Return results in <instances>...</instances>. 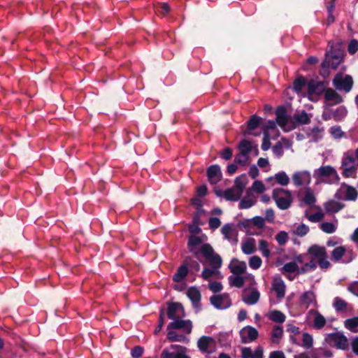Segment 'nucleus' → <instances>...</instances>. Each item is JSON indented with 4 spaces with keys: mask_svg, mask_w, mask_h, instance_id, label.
I'll list each match as a JSON object with an SVG mask.
<instances>
[{
    "mask_svg": "<svg viewBox=\"0 0 358 358\" xmlns=\"http://www.w3.org/2000/svg\"><path fill=\"white\" fill-rule=\"evenodd\" d=\"M283 336V329L279 325H275L273 327L271 334V341L273 343L278 344L280 342Z\"/></svg>",
    "mask_w": 358,
    "mask_h": 358,
    "instance_id": "nucleus-31",
    "label": "nucleus"
},
{
    "mask_svg": "<svg viewBox=\"0 0 358 358\" xmlns=\"http://www.w3.org/2000/svg\"><path fill=\"white\" fill-rule=\"evenodd\" d=\"M234 229L233 228V224H225L221 229V232L224 236V238L229 241L231 239V236L234 232Z\"/></svg>",
    "mask_w": 358,
    "mask_h": 358,
    "instance_id": "nucleus-41",
    "label": "nucleus"
},
{
    "mask_svg": "<svg viewBox=\"0 0 358 358\" xmlns=\"http://www.w3.org/2000/svg\"><path fill=\"white\" fill-rule=\"evenodd\" d=\"M202 239L197 236H190L187 241V248L190 252L197 257L199 254L198 248L201 245Z\"/></svg>",
    "mask_w": 358,
    "mask_h": 358,
    "instance_id": "nucleus-27",
    "label": "nucleus"
},
{
    "mask_svg": "<svg viewBox=\"0 0 358 358\" xmlns=\"http://www.w3.org/2000/svg\"><path fill=\"white\" fill-rule=\"evenodd\" d=\"M296 260L299 263H303L305 260H308V263L304 264L301 268V273H306L310 271L313 268V245L308 249V255H299L296 257Z\"/></svg>",
    "mask_w": 358,
    "mask_h": 358,
    "instance_id": "nucleus-20",
    "label": "nucleus"
},
{
    "mask_svg": "<svg viewBox=\"0 0 358 358\" xmlns=\"http://www.w3.org/2000/svg\"><path fill=\"white\" fill-rule=\"evenodd\" d=\"M164 308H162L159 310V321H158V325L155 329V334H157L162 329L164 324Z\"/></svg>",
    "mask_w": 358,
    "mask_h": 358,
    "instance_id": "nucleus-58",
    "label": "nucleus"
},
{
    "mask_svg": "<svg viewBox=\"0 0 358 358\" xmlns=\"http://www.w3.org/2000/svg\"><path fill=\"white\" fill-rule=\"evenodd\" d=\"M272 197L275 201L278 208L280 210H286L289 208L292 202L291 192L282 188L273 189Z\"/></svg>",
    "mask_w": 358,
    "mask_h": 358,
    "instance_id": "nucleus-7",
    "label": "nucleus"
},
{
    "mask_svg": "<svg viewBox=\"0 0 358 358\" xmlns=\"http://www.w3.org/2000/svg\"><path fill=\"white\" fill-rule=\"evenodd\" d=\"M275 240L279 245H284L288 241V234L285 231H281L275 236Z\"/></svg>",
    "mask_w": 358,
    "mask_h": 358,
    "instance_id": "nucleus-57",
    "label": "nucleus"
},
{
    "mask_svg": "<svg viewBox=\"0 0 358 358\" xmlns=\"http://www.w3.org/2000/svg\"><path fill=\"white\" fill-rule=\"evenodd\" d=\"M192 257L187 256L182 264L178 268L176 273L173 275V280L176 282H182L187 275L189 265L191 264Z\"/></svg>",
    "mask_w": 358,
    "mask_h": 358,
    "instance_id": "nucleus-17",
    "label": "nucleus"
},
{
    "mask_svg": "<svg viewBox=\"0 0 358 358\" xmlns=\"http://www.w3.org/2000/svg\"><path fill=\"white\" fill-rule=\"evenodd\" d=\"M331 104L324 103L323 106L322 119L325 121L329 120L333 118L336 122H341L348 115V110L345 106H341L334 110H331Z\"/></svg>",
    "mask_w": 358,
    "mask_h": 358,
    "instance_id": "nucleus-4",
    "label": "nucleus"
},
{
    "mask_svg": "<svg viewBox=\"0 0 358 358\" xmlns=\"http://www.w3.org/2000/svg\"><path fill=\"white\" fill-rule=\"evenodd\" d=\"M291 125L289 129H294L296 126L300 124H307L310 121V118L308 114L305 111L301 113H294L291 116Z\"/></svg>",
    "mask_w": 358,
    "mask_h": 358,
    "instance_id": "nucleus-25",
    "label": "nucleus"
},
{
    "mask_svg": "<svg viewBox=\"0 0 358 358\" xmlns=\"http://www.w3.org/2000/svg\"><path fill=\"white\" fill-rule=\"evenodd\" d=\"M192 327L190 320H181L179 317L171 322L166 329H182L185 334H189L192 332Z\"/></svg>",
    "mask_w": 358,
    "mask_h": 358,
    "instance_id": "nucleus-14",
    "label": "nucleus"
},
{
    "mask_svg": "<svg viewBox=\"0 0 358 358\" xmlns=\"http://www.w3.org/2000/svg\"><path fill=\"white\" fill-rule=\"evenodd\" d=\"M273 152L278 157H281L284 153L282 145L280 142L276 143L272 148Z\"/></svg>",
    "mask_w": 358,
    "mask_h": 358,
    "instance_id": "nucleus-62",
    "label": "nucleus"
},
{
    "mask_svg": "<svg viewBox=\"0 0 358 358\" xmlns=\"http://www.w3.org/2000/svg\"><path fill=\"white\" fill-rule=\"evenodd\" d=\"M294 184L297 186H308L311 182L310 173L308 171H297L292 176Z\"/></svg>",
    "mask_w": 358,
    "mask_h": 358,
    "instance_id": "nucleus-22",
    "label": "nucleus"
},
{
    "mask_svg": "<svg viewBox=\"0 0 358 358\" xmlns=\"http://www.w3.org/2000/svg\"><path fill=\"white\" fill-rule=\"evenodd\" d=\"M332 88H327L324 92V103H329L331 106L338 105L343 102V98L337 92Z\"/></svg>",
    "mask_w": 358,
    "mask_h": 358,
    "instance_id": "nucleus-23",
    "label": "nucleus"
},
{
    "mask_svg": "<svg viewBox=\"0 0 358 358\" xmlns=\"http://www.w3.org/2000/svg\"><path fill=\"white\" fill-rule=\"evenodd\" d=\"M267 317L270 320L277 323H283L286 318L285 314L278 310H271Z\"/></svg>",
    "mask_w": 358,
    "mask_h": 358,
    "instance_id": "nucleus-34",
    "label": "nucleus"
},
{
    "mask_svg": "<svg viewBox=\"0 0 358 358\" xmlns=\"http://www.w3.org/2000/svg\"><path fill=\"white\" fill-rule=\"evenodd\" d=\"M358 50V41L352 39L350 41L348 47V51L350 54L353 55Z\"/></svg>",
    "mask_w": 358,
    "mask_h": 358,
    "instance_id": "nucleus-63",
    "label": "nucleus"
},
{
    "mask_svg": "<svg viewBox=\"0 0 358 358\" xmlns=\"http://www.w3.org/2000/svg\"><path fill=\"white\" fill-rule=\"evenodd\" d=\"M241 152L248 155L252 150L251 143L246 139H243L238 145Z\"/></svg>",
    "mask_w": 358,
    "mask_h": 358,
    "instance_id": "nucleus-46",
    "label": "nucleus"
},
{
    "mask_svg": "<svg viewBox=\"0 0 358 358\" xmlns=\"http://www.w3.org/2000/svg\"><path fill=\"white\" fill-rule=\"evenodd\" d=\"M207 176L210 183L215 185L222 179L221 169L219 165H210L206 171Z\"/></svg>",
    "mask_w": 358,
    "mask_h": 358,
    "instance_id": "nucleus-24",
    "label": "nucleus"
},
{
    "mask_svg": "<svg viewBox=\"0 0 358 358\" xmlns=\"http://www.w3.org/2000/svg\"><path fill=\"white\" fill-rule=\"evenodd\" d=\"M249 266L252 269H258L261 267L262 261L259 256H252L249 259Z\"/></svg>",
    "mask_w": 358,
    "mask_h": 358,
    "instance_id": "nucleus-51",
    "label": "nucleus"
},
{
    "mask_svg": "<svg viewBox=\"0 0 358 358\" xmlns=\"http://www.w3.org/2000/svg\"><path fill=\"white\" fill-rule=\"evenodd\" d=\"M316 183L332 184L338 182L339 178L336 170L330 166L320 167L315 174Z\"/></svg>",
    "mask_w": 358,
    "mask_h": 358,
    "instance_id": "nucleus-5",
    "label": "nucleus"
},
{
    "mask_svg": "<svg viewBox=\"0 0 358 358\" xmlns=\"http://www.w3.org/2000/svg\"><path fill=\"white\" fill-rule=\"evenodd\" d=\"M258 336V331L252 326H246L240 331L242 343H252L257 339Z\"/></svg>",
    "mask_w": 358,
    "mask_h": 358,
    "instance_id": "nucleus-15",
    "label": "nucleus"
},
{
    "mask_svg": "<svg viewBox=\"0 0 358 358\" xmlns=\"http://www.w3.org/2000/svg\"><path fill=\"white\" fill-rule=\"evenodd\" d=\"M326 324V319L318 312L315 311V329H321Z\"/></svg>",
    "mask_w": 358,
    "mask_h": 358,
    "instance_id": "nucleus-48",
    "label": "nucleus"
},
{
    "mask_svg": "<svg viewBox=\"0 0 358 358\" xmlns=\"http://www.w3.org/2000/svg\"><path fill=\"white\" fill-rule=\"evenodd\" d=\"M243 296V301L248 305H254L257 303L259 299L260 294L257 289H253L249 294H246V290Z\"/></svg>",
    "mask_w": 358,
    "mask_h": 358,
    "instance_id": "nucleus-29",
    "label": "nucleus"
},
{
    "mask_svg": "<svg viewBox=\"0 0 358 358\" xmlns=\"http://www.w3.org/2000/svg\"><path fill=\"white\" fill-rule=\"evenodd\" d=\"M201 253L208 261L211 268L217 270L222 266V259L218 254L214 252L212 246L208 243L201 246Z\"/></svg>",
    "mask_w": 358,
    "mask_h": 358,
    "instance_id": "nucleus-8",
    "label": "nucleus"
},
{
    "mask_svg": "<svg viewBox=\"0 0 358 358\" xmlns=\"http://www.w3.org/2000/svg\"><path fill=\"white\" fill-rule=\"evenodd\" d=\"M167 330V339L172 342H185L188 341V339L183 334H177L173 329Z\"/></svg>",
    "mask_w": 358,
    "mask_h": 358,
    "instance_id": "nucleus-35",
    "label": "nucleus"
},
{
    "mask_svg": "<svg viewBox=\"0 0 358 358\" xmlns=\"http://www.w3.org/2000/svg\"><path fill=\"white\" fill-rule=\"evenodd\" d=\"M344 59V52L340 49H331L325 55V59L321 64L320 75L323 78H327L330 74V69H337L341 66L343 71H345V66L343 65Z\"/></svg>",
    "mask_w": 358,
    "mask_h": 358,
    "instance_id": "nucleus-1",
    "label": "nucleus"
},
{
    "mask_svg": "<svg viewBox=\"0 0 358 358\" xmlns=\"http://www.w3.org/2000/svg\"><path fill=\"white\" fill-rule=\"evenodd\" d=\"M357 166V159L353 152L350 151L347 152L342 158V175L346 178L352 177L356 173Z\"/></svg>",
    "mask_w": 358,
    "mask_h": 358,
    "instance_id": "nucleus-6",
    "label": "nucleus"
},
{
    "mask_svg": "<svg viewBox=\"0 0 358 358\" xmlns=\"http://www.w3.org/2000/svg\"><path fill=\"white\" fill-rule=\"evenodd\" d=\"M248 160V155L241 152L238 153L234 158V162L242 166L245 165L247 164Z\"/></svg>",
    "mask_w": 358,
    "mask_h": 358,
    "instance_id": "nucleus-56",
    "label": "nucleus"
},
{
    "mask_svg": "<svg viewBox=\"0 0 358 358\" xmlns=\"http://www.w3.org/2000/svg\"><path fill=\"white\" fill-rule=\"evenodd\" d=\"M332 84L336 90L347 94L352 90L354 80L350 75L340 72L334 77Z\"/></svg>",
    "mask_w": 358,
    "mask_h": 358,
    "instance_id": "nucleus-3",
    "label": "nucleus"
},
{
    "mask_svg": "<svg viewBox=\"0 0 358 358\" xmlns=\"http://www.w3.org/2000/svg\"><path fill=\"white\" fill-rule=\"evenodd\" d=\"M245 222L248 223L252 222L259 229H262L265 226V219L261 216H255L251 220H247Z\"/></svg>",
    "mask_w": 358,
    "mask_h": 358,
    "instance_id": "nucleus-55",
    "label": "nucleus"
},
{
    "mask_svg": "<svg viewBox=\"0 0 358 358\" xmlns=\"http://www.w3.org/2000/svg\"><path fill=\"white\" fill-rule=\"evenodd\" d=\"M247 182L248 179L246 175L243 174L235 179L234 187L243 193Z\"/></svg>",
    "mask_w": 358,
    "mask_h": 358,
    "instance_id": "nucleus-40",
    "label": "nucleus"
},
{
    "mask_svg": "<svg viewBox=\"0 0 358 358\" xmlns=\"http://www.w3.org/2000/svg\"><path fill=\"white\" fill-rule=\"evenodd\" d=\"M275 121L277 124L285 130H290L289 126L291 125V116L287 114L286 108L283 106H280L275 110Z\"/></svg>",
    "mask_w": 358,
    "mask_h": 358,
    "instance_id": "nucleus-11",
    "label": "nucleus"
},
{
    "mask_svg": "<svg viewBox=\"0 0 358 358\" xmlns=\"http://www.w3.org/2000/svg\"><path fill=\"white\" fill-rule=\"evenodd\" d=\"M210 301L211 304L217 309H227L231 306L229 296L226 293L212 296Z\"/></svg>",
    "mask_w": 358,
    "mask_h": 358,
    "instance_id": "nucleus-12",
    "label": "nucleus"
},
{
    "mask_svg": "<svg viewBox=\"0 0 358 358\" xmlns=\"http://www.w3.org/2000/svg\"><path fill=\"white\" fill-rule=\"evenodd\" d=\"M313 337L308 333L304 332L302 334V342L300 343V346L304 348H310L313 345Z\"/></svg>",
    "mask_w": 358,
    "mask_h": 358,
    "instance_id": "nucleus-44",
    "label": "nucleus"
},
{
    "mask_svg": "<svg viewBox=\"0 0 358 358\" xmlns=\"http://www.w3.org/2000/svg\"><path fill=\"white\" fill-rule=\"evenodd\" d=\"M309 231V228L304 224H301L296 227L294 233L299 236H303L307 234Z\"/></svg>",
    "mask_w": 358,
    "mask_h": 358,
    "instance_id": "nucleus-59",
    "label": "nucleus"
},
{
    "mask_svg": "<svg viewBox=\"0 0 358 358\" xmlns=\"http://www.w3.org/2000/svg\"><path fill=\"white\" fill-rule=\"evenodd\" d=\"M357 195V191L355 187L343 184L336 192L335 197L339 200L355 201Z\"/></svg>",
    "mask_w": 358,
    "mask_h": 358,
    "instance_id": "nucleus-10",
    "label": "nucleus"
},
{
    "mask_svg": "<svg viewBox=\"0 0 358 358\" xmlns=\"http://www.w3.org/2000/svg\"><path fill=\"white\" fill-rule=\"evenodd\" d=\"M259 250L261 251L262 255L265 257H269L271 252L268 248V243L266 241L262 239L259 241Z\"/></svg>",
    "mask_w": 358,
    "mask_h": 358,
    "instance_id": "nucleus-47",
    "label": "nucleus"
},
{
    "mask_svg": "<svg viewBox=\"0 0 358 358\" xmlns=\"http://www.w3.org/2000/svg\"><path fill=\"white\" fill-rule=\"evenodd\" d=\"M320 229L327 234H332L335 232L336 226L331 222H324L320 224Z\"/></svg>",
    "mask_w": 358,
    "mask_h": 358,
    "instance_id": "nucleus-52",
    "label": "nucleus"
},
{
    "mask_svg": "<svg viewBox=\"0 0 358 358\" xmlns=\"http://www.w3.org/2000/svg\"><path fill=\"white\" fill-rule=\"evenodd\" d=\"M229 268L234 275H243L246 271L247 265L245 262L234 258L229 264Z\"/></svg>",
    "mask_w": 358,
    "mask_h": 358,
    "instance_id": "nucleus-26",
    "label": "nucleus"
},
{
    "mask_svg": "<svg viewBox=\"0 0 358 358\" xmlns=\"http://www.w3.org/2000/svg\"><path fill=\"white\" fill-rule=\"evenodd\" d=\"M326 341L339 350H347L349 346L348 339L342 331L327 334Z\"/></svg>",
    "mask_w": 358,
    "mask_h": 358,
    "instance_id": "nucleus-9",
    "label": "nucleus"
},
{
    "mask_svg": "<svg viewBox=\"0 0 358 358\" xmlns=\"http://www.w3.org/2000/svg\"><path fill=\"white\" fill-rule=\"evenodd\" d=\"M329 83L327 81L315 82V93L324 94L325 90L329 88Z\"/></svg>",
    "mask_w": 358,
    "mask_h": 358,
    "instance_id": "nucleus-54",
    "label": "nucleus"
},
{
    "mask_svg": "<svg viewBox=\"0 0 358 358\" xmlns=\"http://www.w3.org/2000/svg\"><path fill=\"white\" fill-rule=\"evenodd\" d=\"M242 252L245 255H251L255 252V239L248 238L241 244Z\"/></svg>",
    "mask_w": 358,
    "mask_h": 358,
    "instance_id": "nucleus-33",
    "label": "nucleus"
},
{
    "mask_svg": "<svg viewBox=\"0 0 358 358\" xmlns=\"http://www.w3.org/2000/svg\"><path fill=\"white\" fill-rule=\"evenodd\" d=\"M229 283L231 287H242L245 284V279L242 275H231L228 278Z\"/></svg>",
    "mask_w": 358,
    "mask_h": 358,
    "instance_id": "nucleus-37",
    "label": "nucleus"
},
{
    "mask_svg": "<svg viewBox=\"0 0 358 358\" xmlns=\"http://www.w3.org/2000/svg\"><path fill=\"white\" fill-rule=\"evenodd\" d=\"M293 90L302 96H308L313 101V78L307 79L303 76H299L293 82Z\"/></svg>",
    "mask_w": 358,
    "mask_h": 358,
    "instance_id": "nucleus-2",
    "label": "nucleus"
},
{
    "mask_svg": "<svg viewBox=\"0 0 358 358\" xmlns=\"http://www.w3.org/2000/svg\"><path fill=\"white\" fill-rule=\"evenodd\" d=\"M275 178L276 182L282 186L287 185L289 182V178L285 172L281 171L275 174Z\"/></svg>",
    "mask_w": 358,
    "mask_h": 358,
    "instance_id": "nucleus-43",
    "label": "nucleus"
},
{
    "mask_svg": "<svg viewBox=\"0 0 358 358\" xmlns=\"http://www.w3.org/2000/svg\"><path fill=\"white\" fill-rule=\"evenodd\" d=\"M329 133L335 139H341L345 135L340 126H333L329 129Z\"/></svg>",
    "mask_w": 358,
    "mask_h": 358,
    "instance_id": "nucleus-49",
    "label": "nucleus"
},
{
    "mask_svg": "<svg viewBox=\"0 0 358 358\" xmlns=\"http://www.w3.org/2000/svg\"><path fill=\"white\" fill-rule=\"evenodd\" d=\"M347 253V250L343 246H338L334 249L331 252L332 259L335 262H338Z\"/></svg>",
    "mask_w": 358,
    "mask_h": 358,
    "instance_id": "nucleus-38",
    "label": "nucleus"
},
{
    "mask_svg": "<svg viewBox=\"0 0 358 358\" xmlns=\"http://www.w3.org/2000/svg\"><path fill=\"white\" fill-rule=\"evenodd\" d=\"M187 295L191 300L194 308H200L201 293L199 290L194 287H189L187 291Z\"/></svg>",
    "mask_w": 358,
    "mask_h": 358,
    "instance_id": "nucleus-28",
    "label": "nucleus"
},
{
    "mask_svg": "<svg viewBox=\"0 0 358 358\" xmlns=\"http://www.w3.org/2000/svg\"><path fill=\"white\" fill-rule=\"evenodd\" d=\"M282 269L285 272L293 273L297 271L299 267L295 262H288L283 266Z\"/></svg>",
    "mask_w": 358,
    "mask_h": 358,
    "instance_id": "nucleus-60",
    "label": "nucleus"
},
{
    "mask_svg": "<svg viewBox=\"0 0 358 358\" xmlns=\"http://www.w3.org/2000/svg\"><path fill=\"white\" fill-rule=\"evenodd\" d=\"M345 328L352 333H358V316L345 320L343 322Z\"/></svg>",
    "mask_w": 358,
    "mask_h": 358,
    "instance_id": "nucleus-32",
    "label": "nucleus"
},
{
    "mask_svg": "<svg viewBox=\"0 0 358 358\" xmlns=\"http://www.w3.org/2000/svg\"><path fill=\"white\" fill-rule=\"evenodd\" d=\"M261 118L257 115H252L248 121V129L250 131L257 129L260 124Z\"/></svg>",
    "mask_w": 358,
    "mask_h": 358,
    "instance_id": "nucleus-42",
    "label": "nucleus"
},
{
    "mask_svg": "<svg viewBox=\"0 0 358 358\" xmlns=\"http://www.w3.org/2000/svg\"><path fill=\"white\" fill-rule=\"evenodd\" d=\"M348 290L352 294L358 296V281H354L348 286Z\"/></svg>",
    "mask_w": 358,
    "mask_h": 358,
    "instance_id": "nucleus-64",
    "label": "nucleus"
},
{
    "mask_svg": "<svg viewBox=\"0 0 358 358\" xmlns=\"http://www.w3.org/2000/svg\"><path fill=\"white\" fill-rule=\"evenodd\" d=\"M324 208L327 212L337 213L342 208V206L338 202L331 200L324 203Z\"/></svg>",
    "mask_w": 358,
    "mask_h": 358,
    "instance_id": "nucleus-39",
    "label": "nucleus"
},
{
    "mask_svg": "<svg viewBox=\"0 0 358 358\" xmlns=\"http://www.w3.org/2000/svg\"><path fill=\"white\" fill-rule=\"evenodd\" d=\"M272 289L276 293L278 299H282L285 294V285L281 279L274 280Z\"/></svg>",
    "mask_w": 358,
    "mask_h": 358,
    "instance_id": "nucleus-30",
    "label": "nucleus"
},
{
    "mask_svg": "<svg viewBox=\"0 0 358 358\" xmlns=\"http://www.w3.org/2000/svg\"><path fill=\"white\" fill-rule=\"evenodd\" d=\"M179 348L178 352H171L168 349L163 350L161 354V358H191L186 355V348L178 345H171L170 349L176 350Z\"/></svg>",
    "mask_w": 358,
    "mask_h": 358,
    "instance_id": "nucleus-19",
    "label": "nucleus"
},
{
    "mask_svg": "<svg viewBox=\"0 0 358 358\" xmlns=\"http://www.w3.org/2000/svg\"><path fill=\"white\" fill-rule=\"evenodd\" d=\"M313 298V294L311 292L304 293L300 299V303L302 306L308 308L309 304L312 303Z\"/></svg>",
    "mask_w": 358,
    "mask_h": 358,
    "instance_id": "nucleus-50",
    "label": "nucleus"
},
{
    "mask_svg": "<svg viewBox=\"0 0 358 358\" xmlns=\"http://www.w3.org/2000/svg\"><path fill=\"white\" fill-rule=\"evenodd\" d=\"M336 0H325L326 6L328 10L329 16L327 22L329 24L332 23L334 21V17L332 15L334 9V3Z\"/></svg>",
    "mask_w": 358,
    "mask_h": 358,
    "instance_id": "nucleus-45",
    "label": "nucleus"
},
{
    "mask_svg": "<svg viewBox=\"0 0 358 358\" xmlns=\"http://www.w3.org/2000/svg\"><path fill=\"white\" fill-rule=\"evenodd\" d=\"M332 353L329 350L324 348H318L315 350V358H330Z\"/></svg>",
    "mask_w": 358,
    "mask_h": 358,
    "instance_id": "nucleus-53",
    "label": "nucleus"
},
{
    "mask_svg": "<svg viewBox=\"0 0 358 358\" xmlns=\"http://www.w3.org/2000/svg\"><path fill=\"white\" fill-rule=\"evenodd\" d=\"M197 347L203 353L210 354L215 347V340L207 336H203L197 341Z\"/></svg>",
    "mask_w": 358,
    "mask_h": 358,
    "instance_id": "nucleus-16",
    "label": "nucleus"
},
{
    "mask_svg": "<svg viewBox=\"0 0 358 358\" xmlns=\"http://www.w3.org/2000/svg\"><path fill=\"white\" fill-rule=\"evenodd\" d=\"M167 317L172 320L184 316V308L178 302H169L167 303Z\"/></svg>",
    "mask_w": 358,
    "mask_h": 358,
    "instance_id": "nucleus-18",
    "label": "nucleus"
},
{
    "mask_svg": "<svg viewBox=\"0 0 358 358\" xmlns=\"http://www.w3.org/2000/svg\"><path fill=\"white\" fill-rule=\"evenodd\" d=\"M315 262L323 270L329 268L331 264L328 260L324 248L315 245Z\"/></svg>",
    "mask_w": 358,
    "mask_h": 358,
    "instance_id": "nucleus-13",
    "label": "nucleus"
},
{
    "mask_svg": "<svg viewBox=\"0 0 358 358\" xmlns=\"http://www.w3.org/2000/svg\"><path fill=\"white\" fill-rule=\"evenodd\" d=\"M332 305L335 310L338 313L346 311L348 308V303L338 296L334 299Z\"/></svg>",
    "mask_w": 358,
    "mask_h": 358,
    "instance_id": "nucleus-36",
    "label": "nucleus"
},
{
    "mask_svg": "<svg viewBox=\"0 0 358 358\" xmlns=\"http://www.w3.org/2000/svg\"><path fill=\"white\" fill-rule=\"evenodd\" d=\"M215 192L217 196H224L227 201H238L243 194L234 187L228 188L224 192H222L219 189H215Z\"/></svg>",
    "mask_w": 358,
    "mask_h": 358,
    "instance_id": "nucleus-21",
    "label": "nucleus"
},
{
    "mask_svg": "<svg viewBox=\"0 0 358 358\" xmlns=\"http://www.w3.org/2000/svg\"><path fill=\"white\" fill-rule=\"evenodd\" d=\"M144 352V349L140 345L135 346L131 351V355L133 358H140Z\"/></svg>",
    "mask_w": 358,
    "mask_h": 358,
    "instance_id": "nucleus-61",
    "label": "nucleus"
}]
</instances>
